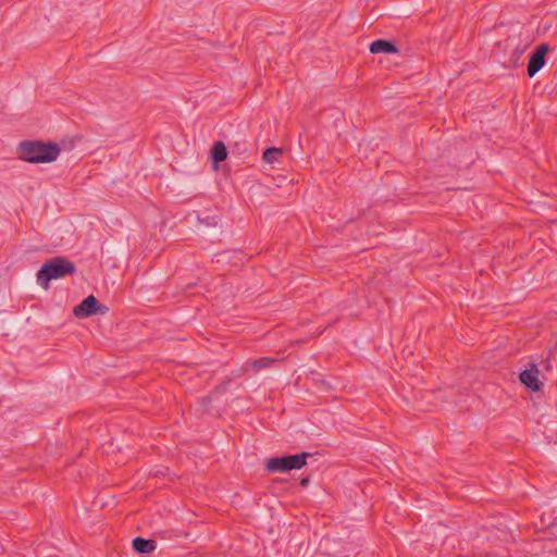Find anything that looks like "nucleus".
Instances as JSON below:
<instances>
[{"instance_id":"obj_1","label":"nucleus","mask_w":557,"mask_h":557,"mask_svg":"<svg viewBox=\"0 0 557 557\" xmlns=\"http://www.w3.org/2000/svg\"><path fill=\"white\" fill-rule=\"evenodd\" d=\"M61 153L60 144L51 139H24L15 148L17 159L29 164H52Z\"/></svg>"},{"instance_id":"obj_2","label":"nucleus","mask_w":557,"mask_h":557,"mask_svg":"<svg viewBox=\"0 0 557 557\" xmlns=\"http://www.w3.org/2000/svg\"><path fill=\"white\" fill-rule=\"evenodd\" d=\"M76 273V265L65 257H54L42 263L36 273V283L42 289L50 287V282Z\"/></svg>"},{"instance_id":"obj_3","label":"nucleus","mask_w":557,"mask_h":557,"mask_svg":"<svg viewBox=\"0 0 557 557\" xmlns=\"http://www.w3.org/2000/svg\"><path fill=\"white\" fill-rule=\"evenodd\" d=\"M310 456V453L302 451L295 455L271 457L265 461L264 469L270 473L300 470L307 466V460Z\"/></svg>"},{"instance_id":"obj_4","label":"nucleus","mask_w":557,"mask_h":557,"mask_svg":"<svg viewBox=\"0 0 557 557\" xmlns=\"http://www.w3.org/2000/svg\"><path fill=\"white\" fill-rule=\"evenodd\" d=\"M109 312V307L94 295L84 298L73 307L72 313L77 320H87L94 317H102Z\"/></svg>"},{"instance_id":"obj_5","label":"nucleus","mask_w":557,"mask_h":557,"mask_svg":"<svg viewBox=\"0 0 557 557\" xmlns=\"http://www.w3.org/2000/svg\"><path fill=\"white\" fill-rule=\"evenodd\" d=\"M520 382L532 392H541L545 381L539 367L534 363L528 364L519 375Z\"/></svg>"},{"instance_id":"obj_6","label":"nucleus","mask_w":557,"mask_h":557,"mask_svg":"<svg viewBox=\"0 0 557 557\" xmlns=\"http://www.w3.org/2000/svg\"><path fill=\"white\" fill-rule=\"evenodd\" d=\"M548 51L549 47L547 45H541L531 54L528 64V74L530 77L534 76L545 65L546 54L548 53Z\"/></svg>"},{"instance_id":"obj_7","label":"nucleus","mask_w":557,"mask_h":557,"mask_svg":"<svg viewBox=\"0 0 557 557\" xmlns=\"http://www.w3.org/2000/svg\"><path fill=\"white\" fill-rule=\"evenodd\" d=\"M228 151L224 143L216 141L210 149V161L213 171L218 172L221 169V163L227 159Z\"/></svg>"},{"instance_id":"obj_8","label":"nucleus","mask_w":557,"mask_h":557,"mask_svg":"<svg viewBox=\"0 0 557 557\" xmlns=\"http://www.w3.org/2000/svg\"><path fill=\"white\" fill-rule=\"evenodd\" d=\"M369 50L373 54H397L399 53L398 47L389 41L384 39H377L374 40L370 47Z\"/></svg>"},{"instance_id":"obj_9","label":"nucleus","mask_w":557,"mask_h":557,"mask_svg":"<svg viewBox=\"0 0 557 557\" xmlns=\"http://www.w3.org/2000/svg\"><path fill=\"white\" fill-rule=\"evenodd\" d=\"M133 547L137 553L151 554L156 549V542L152 540L136 537L133 541Z\"/></svg>"},{"instance_id":"obj_10","label":"nucleus","mask_w":557,"mask_h":557,"mask_svg":"<svg viewBox=\"0 0 557 557\" xmlns=\"http://www.w3.org/2000/svg\"><path fill=\"white\" fill-rule=\"evenodd\" d=\"M282 150L280 148H268L262 156V160L268 164H274L280 160Z\"/></svg>"},{"instance_id":"obj_11","label":"nucleus","mask_w":557,"mask_h":557,"mask_svg":"<svg viewBox=\"0 0 557 557\" xmlns=\"http://www.w3.org/2000/svg\"><path fill=\"white\" fill-rule=\"evenodd\" d=\"M272 362L271 359L269 358H263V359H260V360H257L255 362V364L259 368H263V367H268L270 363Z\"/></svg>"},{"instance_id":"obj_12","label":"nucleus","mask_w":557,"mask_h":557,"mask_svg":"<svg viewBox=\"0 0 557 557\" xmlns=\"http://www.w3.org/2000/svg\"><path fill=\"white\" fill-rule=\"evenodd\" d=\"M307 483H308V479H304V480L301 481V485H306Z\"/></svg>"}]
</instances>
